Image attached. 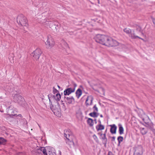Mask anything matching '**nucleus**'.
Returning a JSON list of instances; mask_svg holds the SVG:
<instances>
[{
	"mask_svg": "<svg viewBox=\"0 0 155 155\" xmlns=\"http://www.w3.org/2000/svg\"><path fill=\"white\" fill-rule=\"evenodd\" d=\"M59 29V27L58 25V24L56 25V24L55 25L54 27V28L53 29L54 30H55L57 31Z\"/></svg>",
	"mask_w": 155,
	"mask_h": 155,
	"instance_id": "c9c22d12",
	"label": "nucleus"
},
{
	"mask_svg": "<svg viewBox=\"0 0 155 155\" xmlns=\"http://www.w3.org/2000/svg\"><path fill=\"white\" fill-rule=\"evenodd\" d=\"M18 116H19L20 117H21V115L20 114H19Z\"/></svg>",
	"mask_w": 155,
	"mask_h": 155,
	"instance_id": "a18cd8bd",
	"label": "nucleus"
},
{
	"mask_svg": "<svg viewBox=\"0 0 155 155\" xmlns=\"http://www.w3.org/2000/svg\"><path fill=\"white\" fill-rule=\"evenodd\" d=\"M93 137L95 140L97 139V136L95 135H93Z\"/></svg>",
	"mask_w": 155,
	"mask_h": 155,
	"instance_id": "ea45409f",
	"label": "nucleus"
},
{
	"mask_svg": "<svg viewBox=\"0 0 155 155\" xmlns=\"http://www.w3.org/2000/svg\"><path fill=\"white\" fill-rule=\"evenodd\" d=\"M53 97L54 99H55V100L57 101H59L61 99V96L60 94L59 93H57L56 94L55 96H53Z\"/></svg>",
	"mask_w": 155,
	"mask_h": 155,
	"instance_id": "cd10ccee",
	"label": "nucleus"
},
{
	"mask_svg": "<svg viewBox=\"0 0 155 155\" xmlns=\"http://www.w3.org/2000/svg\"><path fill=\"white\" fill-rule=\"evenodd\" d=\"M61 45L62 48L64 49H69V48L68 44L63 40L61 41Z\"/></svg>",
	"mask_w": 155,
	"mask_h": 155,
	"instance_id": "2eb2a0df",
	"label": "nucleus"
},
{
	"mask_svg": "<svg viewBox=\"0 0 155 155\" xmlns=\"http://www.w3.org/2000/svg\"><path fill=\"white\" fill-rule=\"evenodd\" d=\"M7 142V140L3 138L0 137V145H5Z\"/></svg>",
	"mask_w": 155,
	"mask_h": 155,
	"instance_id": "393cba45",
	"label": "nucleus"
},
{
	"mask_svg": "<svg viewBox=\"0 0 155 155\" xmlns=\"http://www.w3.org/2000/svg\"><path fill=\"white\" fill-rule=\"evenodd\" d=\"M45 44L46 48L48 49H51L54 45V40L50 35L48 36L47 39Z\"/></svg>",
	"mask_w": 155,
	"mask_h": 155,
	"instance_id": "7ed1b4c3",
	"label": "nucleus"
},
{
	"mask_svg": "<svg viewBox=\"0 0 155 155\" xmlns=\"http://www.w3.org/2000/svg\"><path fill=\"white\" fill-rule=\"evenodd\" d=\"M145 126L150 129L153 132L155 133V130L153 128V123L150 121L147 123H145Z\"/></svg>",
	"mask_w": 155,
	"mask_h": 155,
	"instance_id": "9d476101",
	"label": "nucleus"
},
{
	"mask_svg": "<svg viewBox=\"0 0 155 155\" xmlns=\"http://www.w3.org/2000/svg\"><path fill=\"white\" fill-rule=\"evenodd\" d=\"M46 24H48L50 28H52V29L54 28V27L55 26V22L51 21L48 22V23H46Z\"/></svg>",
	"mask_w": 155,
	"mask_h": 155,
	"instance_id": "b1692460",
	"label": "nucleus"
},
{
	"mask_svg": "<svg viewBox=\"0 0 155 155\" xmlns=\"http://www.w3.org/2000/svg\"><path fill=\"white\" fill-rule=\"evenodd\" d=\"M137 31L139 33H140L142 35H143V33L142 32V31L140 27H138L137 28Z\"/></svg>",
	"mask_w": 155,
	"mask_h": 155,
	"instance_id": "473e14b6",
	"label": "nucleus"
},
{
	"mask_svg": "<svg viewBox=\"0 0 155 155\" xmlns=\"http://www.w3.org/2000/svg\"><path fill=\"white\" fill-rule=\"evenodd\" d=\"M38 19V21L42 23H45L46 22L45 15L43 13L39 16Z\"/></svg>",
	"mask_w": 155,
	"mask_h": 155,
	"instance_id": "4468645a",
	"label": "nucleus"
},
{
	"mask_svg": "<svg viewBox=\"0 0 155 155\" xmlns=\"http://www.w3.org/2000/svg\"><path fill=\"white\" fill-rule=\"evenodd\" d=\"M106 143H105V144H104V145H105V146H106Z\"/></svg>",
	"mask_w": 155,
	"mask_h": 155,
	"instance_id": "8fccbe9b",
	"label": "nucleus"
},
{
	"mask_svg": "<svg viewBox=\"0 0 155 155\" xmlns=\"http://www.w3.org/2000/svg\"><path fill=\"white\" fill-rule=\"evenodd\" d=\"M100 117H103V115H102V114H101L100 115Z\"/></svg>",
	"mask_w": 155,
	"mask_h": 155,
	"instance_id": "49530a36",
	"label": "nucleus"
},
{
	"mask_svg": "<svg viewBox=\"0 0 155 155\" xmlns=\"http://www.w3.org/2000/svg\"><path fill=\"white\" fill-rule=\"evenodd\" d=\"M129 36L132 39H135L137 38H138L144 41V40L143 39L140 38L137 35H136L134 33L130 34L129 35Z\"/></svg>",
	"mask_w": 155,
	"mask_h": 155,
	"instance_id": "4be33fe9",
	"label": "nucleus"
},
{
	"mask_svg": "<svg viewBox=\"0 0 155 155\" xmlns=\"http://www.w3.org/2000/svg\"><path fill=\"white\" fill-rule=\"evenodd\" d=\"M17 21L18 23L21 26H27L28 25L26 18L22 14L18 16Z\"/></svg>",
	"mask_w": 155,
	"mask_h": 155,
	"instance_id": "f03ea898",
	"label": "nucleus"
},
{
	"mask_svg": "<svg viewBox=\"0 0 155 155\" xmlns=\"http://www.w3.org/2000/svg\"><path fill=\"white\" fill-rule=\"evenodd\" d=\"M119 126V132L120 135L124 134V129L122 125L120 124L118 125Z\"/></svg>",
	"mask_w": 155,
	"mask_h": 155,
	"instance_id": "5701e85b",
	"label": "nucleus"
},
{
	"mask_svg": "<svg viewBox=\"0 0 155 155\" xmlns=\"http://www.w3.org/2000/svg\"><path fill=\"white\" fill-rule=\"evenodd\" d=\"M93 109L94 110V111L97 112L98 111V109L97 107H96V105H95L94 107H93Z\"/></svg>",
	"mask_w": 155,
	"mask_h": 155,
	"instance_id": "4c0bfd02",
	"label": "nucleus"
},
{
	"mask_svg": "<svg viewBox=\"0 0 155 155\" xmlns=\"http://www.w3.org/2000/svg\"><path fill=\"white\" fill-rule=\"evenodd\" d=\"M47 155H56V153L49 151H48Z\"/></svg>",
	"mask_w": 155,
	"mask_h": 155,
	"instance_id": "f704fd0d",
	"label": "nucleus"
},
{
	"mask_svg": "<svg viewBox=\"0 0 155 155\" xmlns=\"http://www.w3.org/2000/svg\"><path fill=\"white\" fill-rule=\"evenodd\" d=\"M96 128L97 130H101L104 129V126L101 124H100L96 126Z\"/></svg>",
	"mask_w": 155,
	"mask_h": 155,
	"instance_id": "bb28decb",
	"label": "nucleus"
},
{
	"mask_svg": "<svg viewBox=\"0 0 155 155\" xmlns=\"http://www.w3.org/2000/svg\"><path fill=\"white\" fill-rule=\"evenodd\" d=\"M87 122L90 127H92L93 126L94 124L93 121L92 119L88 118L87 120Z\"/></svg>",
	"mask_w": 155,
	"mask_h": 155,
	"instance_id": "a878e982",
	"label": "nucleus"
},
{
	"mask_svg": "<svg viewBox=\"0 0 155 155\" xmlns=\"http://www.w3.org/2000/svg\"><path fill=\"white\" fill-rule=\"evenodd\" d=\"M143 153V149L140 147L137 148L134 153V155H142Z\"/></svg>",
	"mask_w": 155,
	"mask_h": 155,
	"instance_id": "f8f14e48",
	"label": "nucleus"
},
{
	"mask_svg": "<svg viewBox=\"0 0 155 155\" xmlns=\"http://www.w3.org/2000/svg\"><path fill=\"white\" fill-rule=\"evenodd\" d=\"M53 91L54 94H55L56 93H57L58 92V91L56 89H55L54 87H53Z\"/></svg>",
	"mask_w": 155,
	"mask_h": 155,
	"instance_id": "e433bc0d",
	"label": "nucleus"
},
{
	"mask_svg": "<svg viewBox=\"0 0 155 155\" xmlns=\"http://www.w3.org/2000/svg\"><path fill=\"white\" fill-rule=\"evenodd\" d=\"M107 132V129L105 131V132L104 134H101V138L103 140H105L106 139V132Z\"/></svg>",
	"mask_w": 155,
	"mask_h": 155,
	"instance_id": "2f4dec72",
	"label": "nucleus"
},
{
	"mask_svg": "<svg viewBox=\"0 0 155 155\" xmlns=\"http://www.w3.org/2000/svg\"><path fill=\"white\" fill-rule=\"evenodd\" d=\"M77 84L74 82H72L71 85L68 86V87L64 91V96L69 95L70 94L74 92Z\"/></svg>",
	"mask_w": 155,
	"mask_h": 155,
	"instance_id": "f257e3e1",
	"label": "nucleus"
},
{
	"mask_svg": "<svg viewBox=\"0 0 155 155\" xmlns=\"http://www.w3.org/2000/svg\"><path fill=\"white\" fill-rule=\"evenodd\" d=\"M64 101L67 104H71L75 100L72 96L68 97L66 96H64Z\"/></svg>",
	"mask_w": 155,
	"mask_h": 155,
	"instance_id": "1a4fd4ad",
	"label": "nucleus"
},
{
	"mask_svg": "<svg viewBox=\"0 0 155 155\" xmlns=\"http://www.w3.org/2000/svg\"><path fill=\"white\" fill-rule=\"evenodd\" d=\"M58 87L59 88H60V87L59 85H58Z\"/></svg>",
	"mask_w": 155,
	"mask_h": 155,
	"instance_id": "de8ad7c7",
	"label": "nucleus"
},
{
	"mask_svg": "<svg viewBox=\"0 0 155 155\" xmlns=\"http://www.w3.org/2000/svg\"><path fill=\"white\" fill-rule=\"evenodd\" d=\"M110 138L111 139V140L114 141L115 140V137H110Z\"/></svg>",
	"mask_w": 155,
	"mask_h": 155,
	"instance_id": "58836bf2",
	"label": "nucleus"
},
{
	"mask_svg": "<svg viewBox=\"0 0 155 155\" xmlns=\"http://www.w3.org/2000/svg\"><path fill=\"white\" fill-rule=\"evenodd\" d=\"M64 136L65 138H66V139L69 138L71 132H70V130L69 129H68L65 131L64 130Z\"/></svg>",
	"mask_w": 155,
	"mask_h": 155,
	"instance_id": "aec40b11",
	"label": "nucleus"
},
{
	"mask_svg": "<svg viewBox=\"0 0 155 155\" xmlns=\"http://www.w3.org/2000/svg\"><path fill=\"white\" fill-rule=\"evenodd\" d=\"M58 152H59V153L60 154V155H61V151L60 150H59L58 151Z\"/></svg>",
	"mask_w": 155,
	"mask_h": 155,
	"instance_id": "c03bdc74",
	"label": "nucleus"
},
{
	"mask_svg": "<svg viewBox=\"0 0 155 155\" xmlns=\"http://www.w3.org/2000/svg\"><path fill=\"white\" fill-rule=\"evenodd\" d=\"M48 97L49 100L50 108L51 110L52 111L55 115L58 117H60L61 116L60 110L59 109L58 110V109L55 108V107L52 104V103L51 101L49 95H48Z\"/></svg>",
	"mask_w": 155,
	"mask_h": 155,
	"instance_id": "39448f33",
	"label": "nucleus"
},
{
	"mask_svg": "<svg viewBox=\"0 0 155 155\" xmlns=\"http://www.w3.org/2000/svg\"><path fill=\"white\" fill-rule=\"evenodd\" d=\"M82 94V91L80 89H78L75 92V94L77 98L78 99L81 96Z\"/></svg>",
	"mask_w": 155,
	"mask_h": 155,
	"instance_id": "a211bd4d",
	"label": "nucleus"
},
{
	"mask_svg": "<svg viewBox=\"0 0 155 155\" xmlns=\"http://www.w3.org/2000/svg\"><path fill=\"white\" fill-rule=\"evenodd\" d=\"M18 155H25V154L22 153H20Z\"/></svg>",
	"mask_w": 155,
	"mask_h": 155,
	"instance_id": "79ce46f5",
	"label": "nucleus"
},
{
	"mask_svg": "<svg viewBox=\"0 0 155 155\" xmlns=\"http://www.w3.org/2000/svg\"><path fill=\"white\" fill-rule=\"evenodd\" d=\"M123 139L124 138L122 136H120L117 137V140L118 142V146L120 145V143L123 141Z\"/></svg>",
	"mask_w": 155,
	"mask_h": 155,
	"instance_id": "c756f323",
	"label": "nucleus"
},
{
	"mask_svg": "<svg viewBox=\"0 0 155 155\" xmlns=\"http://www.w3.org/2000/svg\"><path fill=\"white\" fill-rule=\"evenodd\" d=\"M42 52L39 48H37L31 53V55L33 56L34 58L36 60H38Z\"/></svg>",
	"mask_w": 155,
	"mask_h": 155,
	"instance_id": "0eeeda50",
	"label": "nucleus"
},
{
	"mask_svg": "<svg viewBox=\"0 0 155 155\" xmlns=\"http://www.w3.org/2000/svg\"><path fill=\"white\" fill-rule=\"evenodd\" d=\"M93 100V97L91 96H88L86 101V104L87 106L91 105L92 103Z\"/></svg>",
	"mask_w": 155,
	"mask_h": 155,
	"instance_id": "9b49d317",
	"label": "nucleus"
},
{
	"mask_svg": "<svg viewBox=\"0 0 155 155\" xmlns=\"http://www.w3.org/2000/svg\"><path fill=\"white\" fill-rule=\"evenodd\" d=\"M14 99L15 102L21 104L24 100V98L20 95L16 94L14 95Z\"/></svg>",
	"mask_w": 155,
	"mask_h": 155,
	"instance_id": "6e6552de",
	"label": "nucleus"
},
{
	"mask_svg": "<svg viewBox=\"0 0 155 155\" xmlns=\"http://www.w3.org/2000/svg\"><path fill=\"white\" fill-rule=\"evenodd\" d=\"M106 38V36L105 35L98 34L96 35L94 38V39L97 42L106 45L105 43Z\"/></svg>",
	"mask_w": 155,
	"mask_h": 155,
	"instance_id": "20e7f679",
	"label": "nucleus"
},
{
	"mask_svg": "<svg viewBox=\"0 0 155 155\" xmlns=\"http://www.w3.org/2000/svg\"><path fill=\"white\" fill-rule=\"evenodd\" d=\"M110 126L111 127L110 129V132L112 134H115L117 128L115 124H113L110 125Z\"/></svg>",
	"mask_w": 155,
	"mask_h": 155,
	"instance_id": "f3484780",
	"label": "nucleus"
},
{
	"mask_svg": "<svg viewBox=\"0 0 155 155\" xmlns=\"http://www.w3.org/2000/svg\"><path fill=\"white\" fill-rule=\"evenodd\" d=\"M39 148L34 149L31 151L32 155H41V153H38Z\"/></svg>",
	"mask_w": 155,
	"mask_h": 155,
	"instance_id": "6ab92c4d",
	"label": "nucleus"
},
{
	"mask_svg": "<svg viewBox=\"0 0 155 155\" xmlns=\"http://www.w3.org/2000/svg\"><path fill=\"white\" fill-rule=\"evenodd\" d=\"M89 115L91 117H97L98 116L97 113L95 111L89 114Z\"/></svg>",
	"mask_w": 155,
	"mask_h": 155,
	"instance_id": "c85d7f7f",
	"label": "nucleus"
},
{
	"mask_svg": "<svg viewBox=\"0 0 155 155\" xmlns=\"http://www.w3.org/2000/svg\"><path fill=\"white\" fill-rule=\"evenodd\" d=\"M153 24L155 25V18L153 20Z\"/></svg>",
	"mask_w": 155,
	"mask_h": 155,
	"instance_id": "37998d69",
	"label": "nucleus"
},
{
	"mask_svg": "<svg viewBox=\"0 0 155 155\" xmlns=\"http://www.w3.org/2000/svg\"><path fill=\"white\" fill-rule=\"evenodd\" d=\"M99 122L100 123V124H101V121L100 120H99Z\"/></svg>",
	"mask_w": 155,
	"mask_h": 155,
	"instance_id": "09e8293b",
	"label": "nucleus"
},
{
	"mask_svg": "<svg viewBox=\"0 0 155 155\" xmlns=\"http://www.w3.org/2000/svg\"><path fill=\"white\" fill-rule=\"evenodd\" d=\"M47 150L44 147H40L39 148V151L38 153H40L41 155H47Z\"/></svg>",
	"mask_w": 155,
	"mask_h": 155,
	"instance_id": "ddd939ff",
	"label": "nucleus"
},
{
	"mask_svg": "<svg viewBox=\"0 0 155 155\" xmlns=\"http://www.w3.org/2000/svg\"><path fill=\"white\" fill-rule=\"evenodd\" d=\"M66 143L69 145L70 147H72L74 146V142L72 140H70L69 138L67 139Z\"/></svg>",
	"mask_w": 155,
	"mask_h": 155,
	"instance_id": "412c9836",
	"label": "nucleus"
},
{
	"mask_svg": "<svg viewBox=\"0 0 155 155\" xmlns=\"http://www.w3.org/2000/svg\"><path fill=\"white\" fill-rule=\"evenodd\" d=\"M124 32L127 34H129L131 32V30L130 29L128 28H125L124 30Z\"/></svg>",
	"mask_w": 155,
	"mask_h": 155,
	"instance_id": "7c9ffc66",
	"label": "nucleus"
},
{
	"mask_svg": "<svg viewBox=\"0 0 155 155\" xmlns=\"http://www.w3.org/2000/svg\"><path fill=\"white\" fill-rule=\"evenodd\" d=\"M108 155H114L111 152H108Z\"/></svg>",
	"mask_w": 155,
	"mask_h": 155,
	"instance_id": "a19ab883",
	"label": "nucleus"
},
{
	"mask_svg": "<svg viewBox=\"0 0 155 155\" xmlns=\"http://www.w3.org/2000/svg\"><path fill=\"white\" fill-rule=\"evenodd\" d=\"M119 43L116 41L113 40L110 37L107 38V46H116L118 45Z\"/></svg>",
	"mask_w": 155,
	"mask_h": 155,
	"instance_id": "423d86ee",
	"label": "nucleus"
},
{
	"mask_svg": "<svg viewBox=\"0 0 155 155\" xmlns=\"http://www.w3.org/2000/svg\"><path fill=\"white\" fill-rule=\"evenodd\" d=\"M7 111L8 114L11 116H17L16 114H13L14 113V110L12 109H11L10 107H9L7 109Z\"/></svg>",
	"mask_w": 155,
	"mask_h": 155,
	"instance_id": "dca6fc26",
	"label": "nucleus"
},
{
	"mask_svg": "<svg viewBox=\"0 0 155 155\" xmlns=\"http://www.w3.org/2000/svg\"><path fill=\"white\" fill-rule=\"evenodd\" d=\"M140 131H141V133L143 134H145L147 133L146 131L145 130L144 128H142V127L140 128Z\"/></svg>",
	"mask_w": 155,
	"mask_h": 155,
	"instance_id": "72a5a7b5",
	"label": "nucleus"
}]
</instances>
